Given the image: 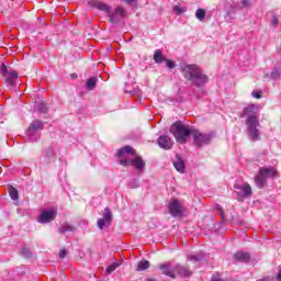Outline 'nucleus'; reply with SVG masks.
<instances>
[{"instance_id": "nucleus-13", "label": "nucleus", "mask_w": 281, "mask_h": 281, "mask_svg": "<svg viewBox=\"0 0 281 281\" xmlns=\"http://www.w3.org/2000/svg\"><path fill=\"white\" fill-rule=\"evenodd\" d=\"M235 190H238L237 196L239 199H247L251 195V186L249 183H244V184H234Z\"/></svg>"}, {"instance_id": "nucleus-41", "label": "nucleus", "mask_w": 281, "mask_h": 281, "mask_svg": "<svg viewBox=\"0 0 281 281\" xmlns=\"http://www.w3.org/2000/svg\"><path fill=\"white\" fill-rule=\"evenodd\" d=\"M258 281H273V279L267 277V278L260 279V280H258Z\"/></svg>"}, {"instance_id": "nucleus-18", "label": "nucleus", "mask_w": 281, "mask_h": 281, "mask_svg": "<svg viewBox=\"0 0 281 281\" xmlns=\"http://www.w3.org/2000/svg\"><path fill=\"white\" fill-rule=\"evenodd\" d=\"M175 272L179 273V276H182L183 278L192 276V272H190V270L183 266H176Z\"/></svg>"}, {"instance_id": "nucleus-8", "label": "nucleus", "mask_w": 281, "mask_h": 281, "mask_svg": "<svg viewBox=\"0 0 281 281\" xmlns=\"http://www.w3.org/2000/svg\"><path fill=\"white\" fill-rule=\"evenodd\" d=\"M38 131H43V122L35 120L30 124L26 131V135L30 137V142H38L40 136L36 134Z\"/></svg>"}, {"instance_id": "nucleus-21", "label": "nucleus", "mask_w": 281, "mask_h": 281, "mask_svg": "<svg viewBox=\"0 0 281 281\" xmlns=\"http://www.w3.org/2000/svg\"><path fill=\"white\" fill-rule=\"evenodd\" d=\"M95 85H98V78L91 77L87 80L86 87L88 91H93V89H95Z\"/></svg>"}, {"instance_id": "nucleus-16", "label": "nucleus", "mask_w": 281, "mask_h": 281, "mask_svg": "<svg viewBox=\"0 0 281 281\" xmlns=\"http://www.w3.org/2000/svg\"><path fill=\"white\" fill-rule=\"evenodd\" d=\"M18 79L19 74H16V71L7 72L5 82L9 87H14L16 85Z\"/></svg>"}, {"instance_id": "nucleus-40", "label": "nucleus", "mask_w": 281, "mask_h": 281, "mask_svg": "<svg viewBox=\"0 0 281 281\" xmlns=\"http://www.w3.org/2000/svg\"><path fill=\"white\" fill-rule=\"evenodd\" d=\"M121 1H123V3L131 4V3H135L137 0H121Z\"/></svg>"}, {"instance_id": "nucleus-42", "label": "nucleus", "mask_w": 281, "mask_h": 281, "mask_svg": "<svg viewBox=\"0 0 281 281\" xmlns=\"http://www.w3.org/2000/svg\"><path fill=\"white\" fill-rule=\"evenodd\" d=\"M218 214L220 216H223V209H221V206L217 207Z\"/></svg>"}, {"instance_id": "nucleus-25", "label": "nucleus", "mask_w": 281, "mask_h": 281, "mask_svg": "<svg viewBox=\"0 0 281 281\" xmlns=\"http://www.w3.org/2000/svg\"><path fill=\"white\" fill-rule=\"evenodd\" d=\"M58 232L59 234H67V232H75V228L69 224H64L59 227Z\"/></svg>"}, {"instance_id": "nucleus-26", "label": "nucleus", "mask_w": 281, "mask_h": 281, "mask_svg": "<svg viewBox=\"0 0 281 281\" xmlns=\"http://www.w3.org/2000/svg\"><path fill=\"white\" fill-rule=\"evenodd\" d=\"M195 18L198 21H205V9H198L195 11Z\"/></svg>"}, {"instance_id": "nucleus-43", "label": "nucleus", "mask_w": 281, "mask_h": 281, "mask_svg": "<svg viewBox=\"0 0 281 281\" xmlns=\"http://www.w3.org/2000/svg\"><path fill=\"white\" fill-rule=\"evenodd\" d=\"M277 280L281 281V269L279 270V273L277 276Z\"/></svg>"}, {"instance_id": "nucleus-20", "label": "nucleus", "mask_w": 281, "mask_h": 281, "mask_svg": "<svg viewBox=\"0 0 281 281\" xmlns=\"http://www.w3.org/2000/svg\"><path fill=\"white\" fill-rule=\"evenodd\" d=\"M154 60L155 63H157L158 65H161V63H166L167 58L164 57V54H161L160 49H156L155 54H154Z\"/></svg>"}, {"instance_id": "nucleus-23", "label": "nucleus", "mask_w": 281, "mask_h": 281, "mask_svg": "<svg viewBox=\"0 0 281 281\" xmlns=\"http://www.w3.org/2000/svg\"><path fill=\"white\" fill-rule=\"evenodd\" d=\"M187 258L192 262H200V260H203V258H205V255H203V252H199L198 255H189Z\"/></svg>"}, {"instance_id": "nucleus-14", "label": "nucleus", "mask_w": 281, "mask_h": 281, "mask_svg": "<svg viewBox=\"0 0 281 281\" xmlns=\"http://www.w3.org/2000/svg\"><path fill=\"white\" fill-rule=\"evenodd\" d=\"M158 146L164 150H170L172 148V139L166 135L158 138Z\"/></svg>"}, {"instance_id": "nucleus-39", "label": "nucleus", "mask_w": 281, "mask_h": 281, "mask_svg": "<svg viewBox=\"0 0 281 281\" xmlns=\"http://www.w3.org/2000/svg\"><path fill=\"white\" fill-rule=\"evenodd\" d=\"M211 281H223L218 276L214 274L211 279Z\"/></svg>"}, {"instance_id": "nucleus-22", "label": "nucleus", "mask_w": 281, "mask_h": 281, "mask_svg": "<svg viewBox=\"0 0 281 281\" xmlns=\"http://www.w3.org/2000/svg\"><path fill=\"white\" fill-rule=\"evenodd\" d=\"M146 269H150V262L148 260H143L137 263L136 271H146Z\"/></svg>"}, {"instance_id": "nucleus-30", "label": "nucleus", "mask_w": 281, "mask_h": 281, "mask_svg": "<svg viewBox=\"0 0 281 281\" xmlns=\"http://www.w3.org/2000/svg\"><path fill=\"white\" fill-rule=\"evenodd\" d=\"M10 196L12 201H16V199H19V191H16V189H12L10 192Z\"/></svg>"}, {"instance_id": "nucleus-5", "label": "nucleus", "mask_w": 281, "mask_h": 281, "mask_svg": "<svg viewBox=\"0 0 281 281\" xmlns=\"http://www.w3.org/2000/svg\"><path fill=\"white\" fill-rule=\"evenodd\" d=\"M170 133H172L175 139L179 144H186V142H188V137L193 135L194 128H191L188 125H183L181 122H176L171 125Z\"/></svg>"}, {"instance_id": "nucleus-2", "label": "nucleus", "mask_w": 281, "mask_h": 281, "mask_svg": "<svg viewBox=\"0 0 281 281\" xmlns=\"http://www.w3.org/2000/svg\"><path fill=\"white\" fill-rule=\"evenodd\" d=\"M182 74L193 87H204L207 85V75L203 72V69L195 64H184L181 66Z\"/></svg>"}, {"instance_id": "nucleus-19", "label": "nucleus", "mask_w": 281, "mask_h": 281, "mask_svg": "<svg viewBox=\"0 0 281 281\" xmlns=\"http://www.w3.org/2000/svg\"><path fill=\"white\" fill-rule=\"evenodd\" d=\"M235 259L239 262H249V260H251V256H249L248 252L240 251L235 254Z\"/></svg>"}, {"instance_id": "nucleus-3", "label": "nucleus", "mask_w": 281, "mask_h": 281, "mask_svg": "<svg viewBox=\"0 0 281 281\" xmlns=\"http://www.w3.org/2000/svg\"><path fill=\"white\" fill-rule=\"evenodd\" d=\"M117 157H125V159H120V166H133L137 172L144 171V159L142 156H135V149L131 146H125L119 149Z\"/></svg>"}, {"instance_id": "nucleus-34", "label": "nucleus", "mask_w": 281, "mask_h": 281, "mask_svg": "<svg viewBox=\"0 0 281 281\" xmlns=\"http://www.w3.org/2000/svg\"><path fill=\"white\" fill-rule=\"evenodd\" d=\"M0 74H8V67L4 64L0 66Z\"/></svg>"}, {"instance_id": "nucleus-10", "label": "nucleus", "mask_w": 281, "mask_h": 281, "mask_svg": "<svg viewBox=\"0 0 281 281\" xmlns=\"http://www.w3.org/2000/svg\"><path fill=\"white\" fill-rule=\"evenodd\" d=\"M111 221H113V213L111 212V209L105 207L103 217L98 220L97 225L99 229H104V227H109V225H111Z\"/></svg>"}, {"instance_id": "nucleus-7", "label": "nucleus", "mask_w": 281, "mask_h": 281, "mask_svg": "<svg viewBox=\"0 0 281 281\" xmlns=\"http://www.w3.org/2000/svg\"><path fill=\"white\" fill-rule=\"evenodd\" d=\"M56 155H58V146L53 145L43 150V164L45 166H49V164H54L56 161Z\"/></svg>"}, {"instance_id": "nucleus-24", "label": "nucleus", "mask_w": 281, "mask_h": 281, "mask_svg": "<svg viewBox=\"0 0 281 281\" xmlns=\"http://www.w3.org/2000/svg\"><path fill=\"white\" fill-rule=\"evenodd\" d=\"M281 76V64H279L272 71L271 78L272 80H278Z\"/></svg>"}, {"instance_id": "nucleus-32", "label": "nucleus", "mask_w": 281, "mask_h": 281, "mask_svg": "<svg viewBox=\"0 0 281 281\" xmlns=\"http://www.w3.org/2000/svg\"><path fill=\"white\" fill-rule=\"evenodd\" d=\"M165 63H166L168 69H175V67H176L175 61L167 59V60H165Z\"/></svg>"}, {"instance_id": "nucleus-17", "label": "nucleus", "mask_w": 281, "mask_h": 281, "mask_svg": "<svg viewBox=\"0 0 281 281\" xmlns=\"http://www.w3.org/2000/svg\"><path fill=\"white\" fill-rule=\"evenodd\" d=\"M159 269L162 271L164 276H168V278H175V271L170 269V263H162L159 266Z\"/></svg>"}, {"instance_id": "nucleus-11", "label": "nucleus", "mask_w": 281, "mask_h": 281, "mask_svg": "<svg viewBox=\"0 0 281 281\" xmlns=\"http://www.w3.org/2000/svg\"><path fill=\"white\" fill-rule=\"evenodd\" d=\"M169 214L173 217L181 216L186 212V207L179 203V200H171L168 205Z\"/></svg>"}, {"instance_id": "nucleus-38", "label": "nucleus", "mask_w": 281, "mask_h": 281, "mask_svg": "<svg viewBox=\"0 0 281 281\" xmlns=\"http://www.w3.org/2000/svg\"><path fill=\"white\" fill-rule=\"evenodd\" d=\"M22 256H24V258H30V252H27V250H22Z\"/></svg>"}, {"instance_id": "nucleus-29", "label": "nucleus", "mask_w": 281, "mask_h": 281, "mask_svg": "<svg viewBox=\"0 0 281 281\" xmlns=\"http://www.w3.org/2000/svg\"><path fill=\"white\" fill-rule=\"evenodd\" d=\"M37 109L40 113H46L47 112V104L45 103H38Z\"/></svg>"}, {"instance_id": "nucleus-31", "label": "nucleus", "mask_w": 281, "mask_h": 281, "mask_svg": "<svg viewBox=\"0 0 281 281\" xmlns=\"http://www.w3.org/2000/svg\"><path fill=\"white\" fill-rule=\"evenodd\" d=\"M279 23H280V20H278V16H277V15H272L270 25H271L272 27H276L277 25H279Z\"/></svg>"}, {"instance_id": "nucleus-4", "label": "nucleus", "mask_w": 281, "mask_h": 281, "mask_svg": "<svg viewBox=\"0 0 281 281\" xmlns=\"http://www.w3.org/2000/svg\"><path fill=\"white\" fill-rule=\"evenodd\" d=\"M89 4L92 5V8L102 10V12H106L111 23H120V21L126 19V11L122 7H116L114 10H111V7L100 1H91Z\"/></svg>"}, {"instance_id": "nucleus-28", "label": "nucleus", "mask_w": 281, "mask_h": 281, "mask_svg": "<svg viewBox=\"0 0 281 281\" xmlns=\"http://www.w3.org/2000/svg\"><path fill=\"white\" fill-rule=\"evenodd\" d=\"M188 9H186V8H181V7H179V5H175L173 7V12L176 13V14H183V12H186Z\"/></svg>"}, {"instance_id": "nucleus-44", "label": "nucleus", "mask_w": 281, "mask_h": 281, "mask_svg": "<svg viewBox=\"0 0 281 281\" xmlns=\"http://www.w3.org/2000/svg\"><path fill=\"white\" fill-rule=\"evenodd\" d=\"M72 78H76V75H72Z\"/></svg>"}, {"instance_id": "nucleus-36", "label": "nucleus", "mask_w": 281, "mask_h": 281, "mask_svg": "<svg viewBox=\"0 0 281 281\" xmlns=\"http://www.w3.org/2000/svg\"><path fill=\"white\" fill-rule=\"evenodd\" d=\"M241 5H243V8H248V5H250V1L249 0H241Z\"/></svg>"}, {"instance_id": "nucleus-35", "label": "nucleus", "mask_w": 281, "mask_h": 281, "mask_svg": "<svg viewBox=\"0 0 281 281\" xmlns=\"http://www.w3.org/2000/svg\"><path fill=\"white\" fill-rule=\"evenodd\" d=\"M66 256H67V250L63 249V250L59 251V258H60L61 260L65 259Z\"/></svg>"}, {"instance_id": "nucleus-15", "label": "nucleus", "mask_w": 281, "mask_h": 281, "mask_svg": "<svg viewBox=\"0 0 281 281\" xmlns=\"http://www.w3.org/2000/svg\"><path fill=\"white\" fill-rule=\"evenodd\" d=\"M172 164L177 172H180V175H183V172H186V162L179 157V155H176Z\"/></svg>"}, {"instance_id": "nucleus-9", "label": "nucleus", "mask_w": 281, "mask_h": 281, "mask_svg": "<svg viewBox=\"0 0 281 281\" xmlns=\"http://www.w3.org/2000/svg\"><path fill=\"white\" fill-rule=\"evenodd\" d=\"M192 137L195 146H205L210 144L212 139V136H210V134H203L199 132V130H193Z\"/></svg>"}, {"instance_id": "nucleus-6", "label": "nucleus", "mask_w": 281, "mask_h": 281, "mask_svg": "<svg viewBox=\"0 0 281 281\" xmlns=\"http://www.w3.org/2000/svg\"><path fill=\"white\" fill-rule=\"evenodd\" d=\"M276 175H278V171L273 167L260 169L259 175L255 180L257 188H265V186H267V179H273Z\"/></svg>"}, {"instance_id": "nucleus-37", "label": "nucleus", "mask_w": 281, "mask_h": 281, "mask_svg": "<svg viewBox=\"0 0 281 281\" xmlns=\"http://www.w3.org/2000/svg\"><path fill=\"white\" fill-rule=\"evenodd\" d=\"M130 188H133V189L138 188L137 181L134 180L133 182H131Z\"/></svg>"}, {"instance_id": "nucleus-12", "label": "nucleus", "mask_w": 281, "mask_h": 281, "mask_svg": "<svg viewBox=\"0 0 281 281\" xmlns=\"http://www.w3.org/2000/svg\"><path fill=\"white\" fill-rule=\"evenodd\" d=\"M56 218V210L54 209H48L43 211L37 221L38 223H42L43 225L47 224V223H52V221H54Z\"/></svg>"}, {"instance_id": "nucleus-33", "label": "nucleus", "mask_w": 281, "mask_h": 281, "mask_svg": "<svg viewBox=\"0 0 281 281\" xmlns=\"http://www.w3.org/2000/svg\"><path fill=\"white\" fill-rule=\"evenodd\" d=\"M251 95L252 98H256V100H260L261 95H262V92L259 91V92H251Z\"/></svg>"}, {"instance_id": "nucleus-1", "label": "nucleus", "mask_w": 281, "mask_h": 281, "mask_svg": "<svg viewBox=\"0 0 281 281\" xmlns=\"http://www.w3.org/2000/svg\"><path fill=\"white\" fill-rule=\"evenodd\" d=\"M260 105L250 104L246 106L243 111L241 117H246V126L248 128V135L252 142H258L260 139Z\"/></svg>"}, {"instance_id": "nucleus-27", "label": "nucleus", "mask_w": 281, "mask_h": 281, "mask_svg": "<svg viewBox=\"0 0 281 281\" xmlns=\"http://www.w3.org/2000/svg\"><path fill=\"white\" fill-rule=\"evenodd\" d=\"M117 267H120V263H117V262H114V263L110 265V266L105 269L106 276H110V273H113V271H115V269H117Z\"/></svg>"}]
</instances>
